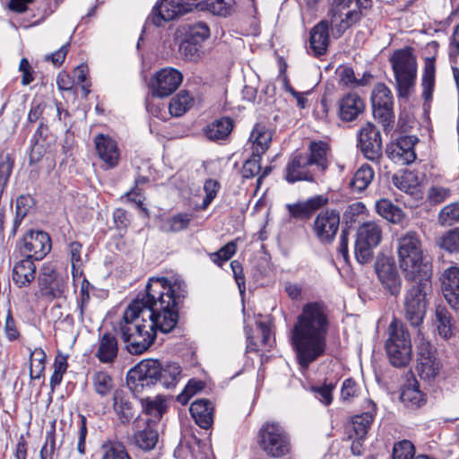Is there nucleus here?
<instances>
[{"label":"nucleus","mask_w":459,"mask_h":459,"mask_svg":"<svg viewBox=\"0 0 459 459\" xmlns=\"http://www.w3.org/2000/svg\"><path fill=\"white\" fill-rule=\"evenodd\" d=\"M141 293L124 311L114 327L131 354H142L154 343L157 331L169 333L176 326V316L161 314L154 306L144 302Z\"/></svg>","instance_id":"obj_1"},{"label":"nucleus","mask_w":459,"mask_h":459,"mask_svg":"<svg viewBox=\"0 0 459 459\" xmlns=\"http://www.w3.org/2000/svg\"><path fill=\"white\" fill-rule=\"evenodd\" d=\"M327 307L322 301L305 304L290 332V345L301 372L324 357L329 330Z\"/></svg>","instance_id":"obj_2"},{"label":"nucleus","mask_w":459,"mask_h":459,"mask_svg":"<svg viewBox=\"0 0 459 459\" xmlns=\"http://www.w3.org/2000/svg\"><path fill=\"white\" fill-rule=\"evenodd\" d=\"M144 302L154 306L161 314L169 311L176 316V324L178 320V309L187 295L185 281L175 280L170 282L167 278H151L146 285L145 291L141 293Z\"/></svg>","instance_id":"obj_3"},{"label":"nucleus","mask_w":459,"mask_h":459,"mask_svg":"<svg viewBox=\"0 0 459 459\" xmlns=\"http://www.w3.org/2000/svg\"><path fill=\"white\" fill-rule=\"evenodd\" d=\"M397 253L400 267L410 280L424 278V269L432 276L431 265L423 262L422 241L420 234L409 230L397 239Z\"/></svg>","instance_id":"obj_4"},{"label":"nucleus","mask_w":459,"mask_h":459,"mask_svg":"<svg viewBox=\"0 0 459 459\" xmlns=\"http://www.w3.org/2000/svg\"><path fill=\"white\" fill-rule=\"evenodd\" d=\"M426 270L424 269V278L412 280L413 283L406 290L403 299V317L416 330L421 329L432 290L431 277Z\"/></svg>","instance_id":"obj_5"},{"label":"nucleus","mask_w":459,"mask_h":459,"mask_svg":"<svg viewBox=\"0 0 459 459\" xmlns=\"http://www.w3.org/2000/svg\"><path fill=\"white\" fill-rule=\"evenodd\" d=\"M258 447L270 458L280 459L291 453L290 434L278 421L264 422L256 433Z\"/></svg>","instance_id":"obj_6"},{"label":"nucleus","mask_w":459,"mask_h":459,"mask_svg":"<svg viewBox=\"0 0 459 459\" xmlns=\"http://www.w3.org/2000/svg\"><path fill=\"white\" fill-rule=\"evenodd\" d=\"M397 85L398 96L408 98L415 85L417 61L411 48L398 49L389 58Z\"/></svg>","instance_id":"obj_7"},{"label":"nucleus","mask_w":459,"mask_h":459,"mask_svg":"<svg viewBox=\"0 0 459 459\" xmlns=\"http://www.w3.org/2000/svg\"><path fill=\"white\" fill-rule=\"evenodd\" d=\"M388 330L385 350L389 361L396 368L406 367L411 359V341L407 326L394 319Z\"/></svg>","instance_id":"obj_8"},{"label":"nucleus","mask_w":459,"mask_h":459,"mask_svg":"<svg viewBox=\"0 0 459 459\" xmlns=\"http://www.w3.org/2000/svg\"><path fill=\"white\" fill-rule=\"evenodd\" d=\"M382 239V228L376 221H367L361 224L357 230L354 253L356 260L361 264H368L374 257V249Z\"/></svg>","instance_id":"obj_9"},{"label":"nucleus","mask_w":459,"mask_h":459,"mask_svg":"<svg viewBox=\"0 0 459 459\" xmlns=\"http://www.w3.org/2000/svg\"><path fill=\"white\" fill-rule=\"evenodd\" d=\"M373 116L381 124L385 133L394 128V98L390 89L384 83H377L371 93Z\"/></svg>","instance_id":"obj_10"},{"label":"nucleus","mask_w":459,"mask_h":459,"mask_svg":"<svg viewBox=\"0 0 459 459\" xmlns=\"http://www.w3.org/2000/svg\"><path fill=\"white\" fill-rule=\"evenodd\" d=\"M360 0H342L333 4L330 11V24L333 33L340 37L360 19Z\"/></svg>","instance_id":"obj_11"},{"label":"nucleus","mask_w":459,"mask_h":459,"mask_svg":"<svg viewBox=\"0 0 459 459\" xmlns=\"http://www.w3.org/2000/svg\"><path fill=\"white\" fill-rule=\"evenodd\" d=\"M160 373L161 364L158 359H143L128 371L126 382L131 389L139 391L156 385Z\"/></svg>","instance_id":"obj_12"},{"label":"nucleus","mask_w":459,"mask_h":459,"mask_svg":"<svg viewBox=\"0 0 459 459\" xmlns=\"http://www.w3.org/2000/svg\"><path fill=\"white\" fill-rule=\"evenodd\" d=\"M340 226V213L334 209L321 211L314 219L312 232L320 244L333 243Z\"/></svg>","instance_id":"obj_13"},{"label":"nucleus","mask_w":459,"mask_h":459,"mask_svg":"<svg viewBox=\"0 0 459 459\" xmlns=\"http://www.w3.org/2000/svg\"><path fill=\"white\" fill-rule=\"evenodd\" d=\"M358 146L364 157L377 162L382 157V139L379 130L370 122L363 125L358 133Z\"/></svg>","instance_id":"obj_14"},{"label":"nucleus","mask_w":459,"mask_h":459,"mask_svg":"<svg viewBox=\"0 0 459 459\" xmlns=\"http://www.w3.org/2000/svg\"><path fill=\"white\" fill-rule=\"evenodd\" d=\"M182 74L172 67H165L155 74L152 80L153 97L164 98L171 95L181 84Z\"/></svg>","instance_id":"obj_15"},{"label":"nucleus","mask_w":459,"mask_h":459,"mask_svg":"<svg viewBox=\"0 0 459 459\" xmlns=\"http://www.w3.org/2000/svg\"><path fill=\"white\" fill-rule=\"evenodd\" d=\"M50 249V237L44 231L30 230L22 238L21 251L30 259L41 260L47 255Z\"/></svg>","instance_id":"obj_16"},{"label":"nucleus","mask_w":459,"mask_h":459,"mask_svg":"<svg viewBox=\"0 0 459 459\" xmlns=\"http://www.w3.org/2000/svg\"><path fill=\"white\" fill-rule=\"evenodd\" d=\"M285 170V178L289 183H295L297 181L314 182L321 178L310 164L307 155L303 153L293 155L290 159Z\"/></svg>","instance_id":"obj_17"},{"label":"nucleus","mask_w":459,"mask_h":459,"mask_svg":"<svg viewBox=\"0 0 459 459\" xmlns=\"http://www.w3.org/2000/svg\"><path fill=\"white\" fill-rule=\"evenodd\" d=\"M192 9L193 3L186 0H161L152 10V21L156 26H161L164 22L187 13Z\"/></svg>","instance_id":"obj_18"},{"label":"nucleus","mask_w":459,"mask_h":459,"mask_svg":"<svg viewBox=\"0 0 459 459\" xmlns=\"http://www.w3.org/2000/svg\"><path fill=\"white\" fill-rule=\"evenodd\" d=\"M418 138L413 135L401 136L395 143L386 146L385 153L394 163L408 165L416 160L415 144Z\"/></svg>","instance_id":"obj_19"},{"label":"nucleus","mask_w":459,"mask_h":459,"mask_svg":"<svg viewBox=\"0 0 459 459\" xmlns=\"http://www.w3.org/2000/svg\"><path fill=\"white\" fill-rule=\"evenodd\" d=\"M328 204V198L323 195H314L307 200L287 204L286 209L290 218L297 221H307L313 214Z\"/></svg>","instance_id":"obj_20"},{"label":"nucleus","mask_w":459,"mask_h":459,"mask_svg":"<svg viewBox=\"0 0 459 459\" xmlns=\"http://www.w3.org/2000/svg\"><path fill=\"white\" fill-rule=\"evenodd\" d=\"M375 268L383 287L391 295L397 296L401 291L402 279L396 266L389 261L383 260L377 262Z\"/></svg>","instance_id":"obj_21"},{"label":"nucleus","mask_w":459,"mask_h":459,"mask_svg":"<svg viewBox=\"0 0 459 459\" xmlns=\"http://www.w3.org/2000/svg\"><path fill=\"white\" fill-rule=\"evenodd\" d=\"M94 143L99 158L107 167H117L120 153L116 141L108 135L99 134L95 137Z\"/></svg>","instance_id":"obj_22"},{"label":"nucleus","mask_w":459,"mask_h":459,"mask_svg":"<svg viewBox=\"0 0 459 459\" xmlns=\"http://www.w3.org/2000/svg\"><path fill=\"white\" fill-rule=\"evenodd\" d=\"M339 117L344 122L355 120L365 110L364 100L354 92H349L339 100Z\"/></svg>","instance_id":"obj_23"},{"label":"nucleus","mask_w":459,"mask_h":459,"mask_svg":"<svg viewBox=\"0 0 459 459\" xmlns=\"http://www.w3.org/2000/svg\"><path fill=\"white\" fill-rule=\"evenodd\" d=\"M94 355L101 363L113 364L118 355L117 336L111 333L100 335Z\"/></svg>","instance_id":"obj_24"},{"label":"nucleus","mask_w":459,"mask_h":459,"mask_svg":"<svg viewBox=\"0 0 459 459\" xmlns=\"http://www.w3.org/2000/svg\"><path fill=\"white\" fill-rule=\"evenodd\" d=\"M442 292L454 308L459 307V269L449 267L442 274Z\"/></svg>","instance_id":"obj_25"},{"label":"nucleus","mask_w":459,"mask_h":459,"mask_svg":"<svg viewBox=\"0 0 459 459\" xmlns=\"http://www.w3.org/2000/svg\"><path fill=\"white\" fill-rule=\"evenodd\" d=\"M36 278V265L32 259L25 257L14 263L12 280L18 288L29 286Z\"/></svg>","instance_id":"obj_26"},{"label":"nucleus","mask_w":459,"mask_h":459,"mask_svg":"<svg viewBox=\"0 0 459 459\" xmlns=\"http://www.w3.org/2000/svg\"><path fill=\"white\" fill-rule=\"evenodd\" d=\"M328 21H321L310 31L309 48L315 56L326 53L329 45Z\"/></svg>","instance_id":"obj_27"},{"label":"nucleus","mask_w":459,"mask_h":459,"mask_svg":"<svg viewBox=\"0 0 459 459\" xmlns=\"http://www.w3.org/2000/svg\"><path fill=\"white\" fill-rule=\"evenodd\" d=\"M190 414L202 429H208L213 423L214 407L208 399H198L191 403Z\"/></svg>","instance_id":"obj_28"},{"label":"nucleus","mask_w":459,"mask_h":459,"mask_svg":"<svg viewBox=\"0 0 459 459\" xmlns=\"http://www.w3.org/2000/svg\"><path fill=\"white\" fill-rule=\"evenodd\" d=\"M327 151L328 146L325 143L313 142L309 145V153L306 154L310 164L320 177H323L328 169Z\"/></svg>","instance_id":"obj_29"},{"label":"nucleus","mask_w":459,"mask_h":459,"mask_svg":"<svg viewBox=\"0 0 459 459\" xmlns=\"http://www.w3.org/2000/svg\"><path fill=\"white\" fill-rule=\"evenodd\" d=\"M234 127V121L229 117H222L208 124L204 129L205 136L211 141L225 140Z\"/></svg>","instance_id":"obj_30"},{"label":"nucleus","mask_w":459,"mask_h":459,"mask_svg":"<svg viewBox=\"0 0 459 459\" xmlns=\"http://www.w3.org/2000/svg\"><path fill=\"white\" fill-rule=\"evenodd\" d=\"M112 400L113 409L121 423H129L134 417L133 404L129 395L122 389H116L113 393Z\"/></svg>","instance_id":"obj_31"},{"label":"nucleus","mask_w":459,"mask_h":459,"mask_svg":"<svg viewBox=\"0 0 459 459\" xmlns=\"http://www.w3.org/2000/svg\"><path fill=\"white\" fill-rule=\"evenodd\" d=\"M272 132L263 124H256L250 134V141L253 143V152L264 154L270 146Z\"/></svg>","instance_id":"obj_32"},{"label":"nucleus","mask_w":459,"mask_h":459,"mask_svg":"<svg viewBox=\"0 0 459 459\" xmlns=\"http://www.w3.org/2000/svg\"><path fill=\"white\" fill-rule=\"evenodd\" d=\"M67 254L72 264V275L74 281L82 276V265L86 261V255H83L82 244L78 241L70 242L67 246Z\"/></svg>","instance_id":"obj_33"},{"label":"nucleus","mask_w":459,"mask_h":459,"mask_svg":"<svg viewBox=\"0 0 459 459\" xmlns=\"http://www.w3.org/2000/svg\"><path fill=\"white\" fill-rule=\"evenodd\" d=\"M91 384L94 392L101 398L113 394L115 388V380L106 371H97L92 375Z\"/></svg>","instance_id":"obj_34"},{"label":"nucleus","mask_w":459,"mask_h":459,"mask_svg":"<svg viewBox=\"0 0 459 459\" xmlns=\"http://www.w3.org/2000/svg\"><path fill=\"white\" fill-rule=\"evenodd\" d=\"M400 399L406 407L411 409L419 408L426 402L425 394L419 389L416 382L403 386Z\"/></svg>","instance_id":"obj_35"},{"label":"nucleus","mask_w":459,"mask_h":459,"mask_svg":"<svg viewBox=\"0 0 459 459\" xmlns=\"http://www.w3.org/2000/svg\"><path fill=\"white\" fill-rule=\"evenodd\" d=\"M377 212L386 221L397 224L402 222L404 213L388 199H380L376 203Z\"/></svg>","instance_id":"obj_36"},{"label":"nucleus","mask_w":459,"mask_h":459,"mask_svg":"<svg viewBox=\"0 0 459 459\" xmlns=\"http://www.w3.org/2000/svg\"><path fill=\"white\" fill-rule=\"evenodd\" d=\"M158 439V431L150 425L134 435V445L143 451L152 450L156 446Z\"/></svg>","instance_id":"obj_37"},{"label":"nucleus","mask_w":459,"mask_h":459,"mask_svg":"<svg viewBox=\"0 0 459 459\" xmlns=\"http://www.w3.org/2000/svg\"><path fill=\"white\" fill-rule=\"evenodd\" d=\"M375 173L371 166L362 165L354 174L350 182L351 188L358 193L364 191L372 182Z\"/></svg>","instance_id":"obj_38"},{"label":"nucleus","mask_w":459,"mask_h":459,"mask_svg":"<svg viewBox=\"0 0 459 459\" xmlns=\"http://www.w3.org/2000/svg\"><path fill=\"white\" fill-rule=\"evenodd\" d=\"M194 98L186 91H180L169 102V110L171 116L184 115L193 105Z\"/></svg>","instance_id":"obj_39"},{"label":"nucleus","mask_w":459,"mask_h":459,"mask_svg":"<svg viewBox=\"0 0 459 459\" xmlns=\"http://www.w3.org/2000/svg\"><path fill=\"white\" fill-rule=\"evenodd\" d=\"M441 365L435 356L420 359L417 370L422 379H434L440 371Z\"/></svg>","instance_id":"obj_40"},{"label":"nucleus","mask_w":459,"mask_h":459,"mask_svg":"<svg viewBox=\"0 0 459 459\" xmlns=\"http://www.w3.org/2000/svg\"><path fill=\"white\" fill-rule=\"evenodd\" d=\"M100 459H132L125 446L119 442L107 441L100 446Z\"/></svg>","instance_id":"obj_41"},{"label":"nucleus","mask_w":459,"mask_h":459,"mask_svg":"<svg viewBox=\"0 0 459 459\" xmlns=\"http://www.w3.org/2000/svg\"><path fill=\"white\" fill-rule=\"evenodd\" d=\"M181 368L176 362L161 365V373L159 382L166 388L174 387L180 378Z\"/></svg>","instance_id":"obj_42"},{"label":"nucleus","mask_w":459,"mask_h":459,"mask_svg":"<svg viewBox=\"0 0 459 459\" xmlns=\"http://www.w3.org/2000/svg\"><path fill=\"white\" fill-rule=\"evenodd\" d=\"M141 403L143 411L155 420H160L167 409L166 400L161 396L146 397Z\"/></svg>","instance_id":"obj_43"},{"label":"nucleus","mask_w":459,"mask_h":459,"mask_svg":"<svg viewBox=\"0 0 459 459\" xmlns=\"http://www.w3.org/2000/svg\"><path fill=\"white\" fill-rule=\"evenodd\" d=\"M435 84V63L431 58H427L422 76V97L427 100L431 98Z\"/></svg>","instance_id":"obj_44"},{"label":"nucleus","mask_w":459,"mask_h":459,"mask_svg":"<svg viewBox=\"0 0 459 459\" xmlns=\"http://www.w3.org/2000/svg\"><path fill=\"white\" fill-rule=\"evenodd\" d=\"M373 420L374 413L372 411L363 412L352 417L351 423L357 437L364 438L366 437Z\"/></svg>","instance_id":"obj_45"},{"label":"nucleus","mask_w":459,"mask_h":459,"mask_svg":"<svg viewBox=\"0 0 459 459\" xmlns=\"http://www.w3.org/2000/svg\"><path fill=\"white\" fill-rule=\"evenodd\" d=\"M191 221V215L188 213H178L168 218L162 223L161 229L165 232H178L186 229Z\"/></svg>","instance_id":"obj_46"},{"label":"nucleus","mask_w":459,"mask_h":459,"mask_svg":"<svg viewBox=\"0 0 459 459\" xmlns=\"http://www.w3.org/2000/svg\"><path fill=\"white\" fill-rule=\"evenodd\" d=\"M46 353L40 349L37 348L30 352V376L32 379H39L41 377L45 369Z\"/></svg>","instance_id":"obj_47"},{"label":"nucleus","mask_w":459,"mask_h":459,"mask_svg":"<svg viewBox=\"0 0 459 459\" xmlns=\"http://www.w3.org/2000/svg\"><path fill=\"white\" fill-rule=\"evenodd\" d=\"M203 8L215 15L226 17L233 12V0H204Z\"/></svg>","instance_id":"obj_48"},{"label":"nucleus","mask_w":459,"mask_h":459,"mask_svg":"<svg viewBox=\"0 0 459 459\" xmlns=\"http://www.w3.org/2000/svg\"><path fill=\"white\" fill-rule=\"evenodd\" d=\"M210 36V29L204 22H199L188 26L186 31V39L200 45Z\"/></svg>","instance_id":"obj_49"},{"label":"nucleus","mask_w":459,"mask_h":459,"mask_svg":"<svg viewBox=\"0 0 459 459\" xmlns=\"http://www.w3.org/2000/svg\"><path fill=\"white\" fill-rule=\"evenodd\" d=\"M202 45L185 38L179 45V52L187 61L195 62L201 57Z\"/></svg>","instance_id":"obj_50"},{"label":"nucleus","mask_w":459,"mask_h":459,"mask_svg":"<svg viewBox=\"0 0 459 459\" xmlns=\"http://www.w3.org/2000/svg\"><path fill=\"white\" fill-rule=\"evenodd\" d=\"M262 155L253 152L252 156L247 160L242 167L241 173L244 178H252L258 175L261 168Z\"/></svg>","instance_id":"obj_51"},{"label":"nucleus","mask_w":459,"mask_h":459,"mask_svg":"<svg viewBox=\"0 0 459 459\" xmlns=\"http://www.w3.org/2000/svg\"><path fill=\"white\" fill-rule=\"evenodd\" d=\"M236 251L237 245L235 241H230L217 252L212 253L210 257L214 264L221 266L223 263L230 260L235 255Z\"/></svg>","instance_id":"obj_52"},{"label":"nucleus","mask_w":459,"mask_h":459,"mask_svg":"<svg viewBox=\"0 0 459 459\" xmlns=\"http://www.w3.org/2000/svg\"><path fill=\"white\" fill-rule=\"evenodd\" d=\"M414 342L417 351V361L424 357L434 356L433 348L430 342L425 338L421 329H417Z\"/></svg>","instance_id":"obj_53"},{"label":"nucleus","mask_w":459,"mask_h":459,"mask_svg":"<svg viewBox=\"0 0 459 459\" xmlns=\"http://www.w3.org/2000/svg\"><path fill=\"white\" fill-rule=\"evenodd\" d=\"M415 447L409 440H403L394 444L392 459H414Z\"/></svg>","instance_id":"obj_54"},{"label":"nucleus","mask_w":459,"mask_h":459,"mask_svg":"<svg viewBox=\"0 0 459 459\" xmlns=\"http://www.w3.org/2000/svg\"><path fill=\"white\" fill-rule=\"evenodd\" d=\"M459 221V202L445 206L438 214L442 225H452Z\"/></svg>","instance_id":"obj_55"},{"label":"nucleus","mask_w":459,"mask_h":459,"mask_svg":"<svg viewBox=\"0 0 459 459\" xmlns=\"http://www.w3.org/2000/svg\"><path fill=\"white\" fill-rule=\"evenodd\" d=\"M392 180L397 188L405 193L412 194L416 187V178L412 175V173L394 175Z\"/></svg>","instance_id":"obj_56"},{"label":"nucleus","mask_w":459,"mask_h":459,"mask_svg":"<svg viewBox=\"0 0 459 459\" xmlns=\"http://www.w3.org/2000/svg\"><path fill=\"white\" fill-rule=\"evenodd\" d=\"M436 317L439 334L446 339L449 338L452 335V329L448 312L446 308L438 307L436 310Z\"/></svg>","instance_id":"obj_57"},{"label":"nucleus","mask_w":459,"mask_h":459,"mask_svg":"<svg viewBox=\"0 0 459 459\" xmlns=\"http://www.w3.org/2000/svg\"><path fill=\"white\" fill-rule=\"evenodd\" d=\"M440 247L450 253L459 252V228L446 232L440 239Z\"/></svg>","instance_id":"obj_58"},{"label":"nucleus","mask_w":459,"mask_h":459,"mask_svg":"<svg viewBox=\"0 0 459 459\" xmlns=\"http://www.w3.org/2000/svg\"><path fill=\"white\" fill-rule=\"evenodd\" d=\"M204 383L201 380L190 379L185 386L183 392L178 395V401L186 404L188 400L199 391L203 390Z\"/></svg>","instance_id":"obj_59"},{"label":"nucleus","mask_w":459,"mask_h":459,"mask_svg":"<svg viewBox=\"0 0 459 459\" xmlns=\"http://www.w3.org/2000/svg\"><path fill=\"white\" fill-rule=\"evenodd\" d=\"M54 272L51 271L49 273H42V270L39 275V291L41 295L48 296V297H57L59 294L56 293V290L52 287L51 281L54 279Z\"/></svg>","instance_id":"obj_60"},{"label":"nucleus","mask_w":459,"mask_h":459,"mask_svg":"<svg viewBox=\"0 0 459 459\" xmlns=\"http://www.w3.org/2000/svg\"><path fill=\"white\" fill-rule=\"evenodd\" d=\"M220 189V184L217 180L209 178L204 182V190L205 192V197L200 206L202 210H205L213 199L216 197Z\"/></svg>","instance_id":"obj_61"},{"label":"nucleus","mask_w":459,"mask_h":459,"mask_svg":"<svg viewBox=\"0 0 459 459\" xmlns=\"http://www.w3.org/2000/svg\"><path fill=\"white\" fill-rule=\"evenodd\" d=\"M335 385L333 384H325L320 386H313L311 391L315 394V396L324 405L328 406L333 402V390Z\"/></svg>","instance_id":"obj_62"},{"label":"nucleus","mask_w":459,"mask_h":459,"mask_svg":"<svg viewBox=\"0 0 459 459\" xmlns=\"http://www.w3.org/2000/svg\"><path fill=\"white\" fill-rule=\"evenodd\" d=\"M13 168V160L10 155H5L0 160V191L2 192L12 174Z\"/></svg>","instance_id":"obj_63"},{"label":"nucleus","mask_w":459,"mask_h":459,"mask_svg":"<svg viewBox=\"0 0 459 459\" xmlns=\"http://www.w3.org/2000/svg\"><path fill=\"white\" fill-rule=\"evenodd\" d=\"M451 195L449 188L443 186H432L429 189L428 199L433 204H438L446 200Z\"/></svg>","instance_id":"obj_64"}]
</instances>
